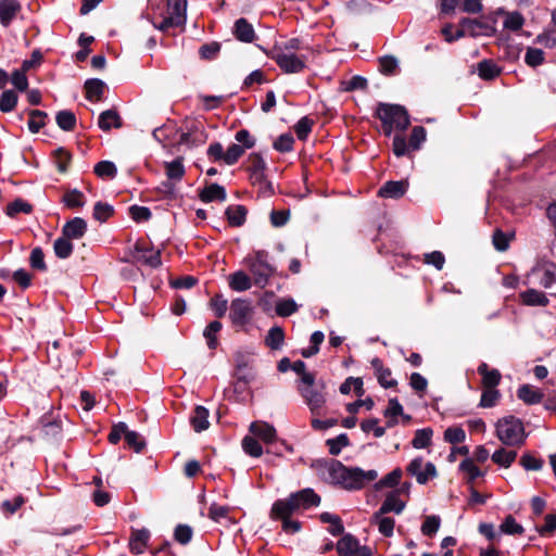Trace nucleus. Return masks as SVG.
<instances>
[{"label":"nucleus","instance_id":"obj_17","mask_svg":"<svg viewBox=\"0 0 556 556\" xmlns=\"http://www.w3.org/2000/svg\"><path fill=\"white\" fill-rule=\"evenodd\" d=\"M22 10L18 0H0V23L8 27Z\"/></svg>","mask_w":556,"mask_h":556},{"label":"nucleus","instance_id":"obj_20","mask_svg":"<svg viewBox=\"0 0 556 556\" xmlns=\"http://www.w3.org/2000/svg\"><path fill=\"white\" fill-rule=\"evenodd\" d=\"M531 277L544 288H551L556 282V274L553 266L535 267L531 271Z\"/></svg>","mask_w":556,"mask_h":556},{"label":"nucleus","instance_id":"obj_36","mask_svg":"<svg viewBox=\"0 0 556 556\" xmlns=\"http://www.w3.org/2000/svg\"><path fill=\"white\" fill-rule=\"evenodd\" d=\"M68 238L63 235L54 241L53 250L59 258H67L73 253L74 247Z\"/></svg>","mask_w":556,"mask_h":556},{"label":"nucleus","instance_id":"obj_34","mask_svg":"<svg viewBox=\"0 0 556 556\" xmlns=\"http://www.w3.org/2000/svg\"><path fill=\"white\" fill-rule=\"evenodd\" d=\"M478 74L482 79L490 80L500 75L501 68L492 60H483L478 63Z\"/></svg>","mask_w":556,"mask_h":556},{"label":"nucleus","instance_id":"obj_2","mask_svg":"<svg viewBox=\"0 0 556 556\" xmlns=\"http://www.w3.org/2000/svg\"><path fill=\"white\" fill-rule=\"evenodd\" d=\"M319 504L320 497L313 489H303L290 494L287 498L276 501L270 510V518H290L301 509H308Z\"/></svg>","mask_w":556,"mask_h":556},{"label":"nucleus","instance_id":"obj_39","mask_svg":"<svg viewBox=\"0 0 556 556\" xmlns=\"http://www.w3.org/2000/svg\"><path fill=\"white\" fill-rule=\"evenodd\" d=\"M222 327V323L214 320L204 329L203 336L206 339L208 349L215 350L217 348V333L220 331Z\"/></svg>","mask_w":556,"mask_h":556},{"label":"nucleus","instance_id":"obj_42","mask_svg":"<svg viewBox=\"0 0 556 556\" xmlns=\"http://www.w3.org/2000/svg\"><path fill=\"white\" fill-rule=\"evenodd\" d=\"M320 520L324 523H329L330 527L328 528V531L332 535H340L343 533L344 527H343L342 521L339 516L330 514V513H323L320 515Z\"/></svg>","mask_w":556,"mask_h":556},{"label":"nucleus","instance_id":"obj_18","mask_svg":"<svg viewBox=\"0 0 556 556\" xmlns=\"http://www.w3.org/2000/svg\"><path fill=\"white\" fill-rule=\"evenodd\" d=\"M250 432L264 443H271L276 440V429L265 421H253L249 428Z\"/></svg>","mask_w":556,"mask_h":556},{"label":"nucleus","instance_id":"obj_40","mask_svg":"<svg viewBox=\"0 0 556 556\" xmlns=\"http://www.w3.org/2000/svg\"><path fill=\"white\" fill-rule=\"evenodd\" d=\"M137 251L141 252L142 254L139 256V261L148 265L152 268H156L161 266V252L160 250L153 251V250H143L137 245Z\"/></svg>","mask_w":556,"mask_h":556},{"label":"nucleus","instance_id":"obj_37","mask_svg":"<svg viewBox=\"0 0 556 556\" xmlns=\"http://www.w3.org/2000/svg\"><path fill=\"white\" fill-rule=\"evenodd\" d=\"M85 90L89 100L98 101L103 94L104 83L97 78L89 79L85 83Z\"/></svg>","mask_w":556,"mask_h":556},{"label":"nucleus","instance_id":"obj_12","mask_svg":"<svg viewBox=\"0 0 556 556\" xmlns=\"http://www.w3.org/2000/svg\"><path fill=\"white\" fill-rule=\"evenodd\" d=\"M205 140L206 135L202 127L198 123L191 122L187 125V130L180 134L178 144L192 148L203 143Z\"/></svg>","mask_w":556,"mask_h":556},{"label":"nucleus","instance_id":"obj_28","mask_svg":"<svg viewBox=\"0 0 556 556\" xmlns=\"http://www.w3.org/2000/svg\"><path fill=\"white\" fill-rule=\"evenodd\" d=\"M523 304L529 306H546L548 304L547 296L535 289H528L519 294Z\"/></svg>","mask_w":556,"mask_h":556},{"label":"nucleus","instance_id":"obj_45","mask_svg":"<svg viewBox=\"0 0 556 556\" xmlns=\"http://www.w3.org/2000/svg\"><path fill=\"white\" fill-rule=\"evenodd\" d=\"M33 211V205L23 199H16L10 204H8L5 208V213L10 217H15L20 213L30 214Z\"/></svg>","mask_w":556,"mask_h":556},{"label":"nucleus","instance_id":"obj_8","mask_svg":"<svg viewBox=\"0 0 556 556\" xmlns=\"http://www.w3.org/2000/svg\"><path fill=\"white\" fill-rule=\"evenodd\" d=\"M407 475L414 477L419 484H426L438 476L433 463L425 462L421 456L415 457L406 467Z\"/></svg>","mask_w":556,"mask_h":556},{"label":"nucleus","instance_id":"obj_41","mask_svg":"<svg viewBox=\"0 0 556 556\" xmlns=\"http://www.w3.org/2000/svg\"><path fill=\"white\" fill-rule=\"evenodd\" d=\"M48 114L40 110L29 111L28 129L33 134H37L45 125Z\"/></svg>","mask_w":556,"mask_h":556},{"label":"nucleus","instance_id":"obj_14","mask_svg":"<svg viewBox=\"0 0 556 556\" xmlns=\"http://www.w3.org/2000/svg\"><path fill=\"white\" fill-rule=\"evenodd\" d=\"M401 490H393L386 495V498L378 509V515L388 513L401 514L405 508V502L400 498Z\"/></svg>","mask_w":556,"mask_h":556},{"label":"nucleus","instance_id":"obj_43","mask_svg":"<svg viewBox=\"0 0 556 556\" xmlns=\"http://www.w3.org/2000/svg\"><path fill=\"white\" fill-rule=\"evenodd\" d=\"M432 435H433V431L431 428L418 429L415 432V437L412 441V445L418 450L428 447L431 444Z\"/></svg>","mask_w":556,"mask_h":556},{"label":"nucleus","instance_id":"obj_54","mask_svg":"<svg viewBox=\"0 0 556 556\" xmlns=\"http://www.w3.org/2000/svg\"><path fill=\"white\" fill-rule=\"evenodd\" d=\"M392 151L395 156L401 157L414 152L409 147V142L406 141L405 137L397 134L393 138Z\"/></svg>","mask_w":556,"mask_h":556},{"label":"nucleus","instance_id":"obj_4","mask_svg":"<svg viewBox=\"0 0 556 556\" xmlns=\"http://www.w3.org/2000/svg\"><path fill=\"white\" fill-rule=\"evenodd\" d=\"M497 439L507 446H521L526 442L527 433L522 421L515 416H506L495 424Z\"/></svg>","mask_w":556,"mask_h":556},{"label":"nucleus","instance_id":"obj_63","mask_svg":"<svg viewBox=\"0 0 556 556\" xmlns=\"http://www.w3.org/2000/svg\"><path fill=\"white\" fill-rule=\"evenodd\" d=\"M466 433L460 427H450L444 431V440L452 444L464 442Z\"/></svg>","mask_w":556,"mask_h":556},{"label":"nucleus","instance_id":"obj_49","mask_svg":"<svg viewBox=\"0 0 556 556\" xmlns=\"http://www.w3.org/2000/svg\"><path fill=\"white\" fill-rule=\"evenodd\" d=\"M327 446L329 447V453L333 456H337L341 453L343 447L350 445L349 437L345 433H341L336 438L328 439L326 441Z\"/></svg>","mask_w":556,"mask_h":556},{"label":"nucleus","instance_id":"obj_58","mask_svg":"<svg viewBox=\"0 0 556 556\" xmlns=\"http://www.w3.org/2000/svg\"><path fill=\"white\" fill-rule=\"evenodd\" d=\"M113 207L103 202H97L93 207V217L94 219L103 223L106 222L113 214Z\"/></svg>","mask_w":556,"mask_h":556},{"label":"nucleus","instance_id":"obj_10","mask_svg":"<svg viewBox=\"0 0 556 556\" xmlns=\"http://www.w3.org/2000/svg\"><path fill=\"white\" fill-rule=\"evenodd\" d=\"M299 392L313 415H319L326 404L324 387H299Z\"/></svg>","mask_w":556,"mask_h":556},{"label":"nucleus","instance_id":"obj_46","mask_svg":"<svg viewBox=\"0 0 556 556\" xmlns=\"http://www.w3.org/2000/svg\"><path fill=\"white\" fill-rule=\"evenodd\" d=\"M242 448L245 454L251 457H261L263 454V447L254 437L247 435L242 440Z\"/></svg>","mask_w":556,"mask_h":556},{"label":"nucleus","instance_id":"obj_9","mask_svg":"<svg viewBox=\"0 0 556 556\" xmlns=\"http://www.w3.org/2000/svg\"><path fill=\"white\" fill-rule=\"evenodd\" d=\"M496 20L495 18H469L464 17L459 21V26L467 27L468 36L479 37L486 36L492 37L496 34Z\"/></svg>","mask_w":556,"mask_h":556},{"label":"nucleus","instance_id":"obj_26","mask_svg":"<svg viewBox=\"0 0 556 556\" xmlns=\"http://www.w3.org/2000/svg\"><path fill=\"white\" fill-rule=\"evenodd\" d=\"M496 14H502L505 16L504 20V28L511 30V31H518L522 28L525 24V18L521 15V13L514 11V12H506L503 9H498L496 11Z\"/></svg>","mask_w":556,"mask_h":556},{"label":"nucleus","instance_id":"obj_29","mask_svg":"<svg viewBox=\"0 0 556 556\" xmlns=\"http://www.w3.org/2000/svg\"><path fill=\"white\" fill-rule=\"evenodd\" d=\"M517 395L522 402L529 405L540 403L544 396L539 389L530 384L521 386L517 391Z\"/></svg>","mask_w":556,"mask_h":556},{"label":"nucleus","instance_id":"obj_60","mask_svg":"<svg viewBox=\"0 0 556 556\" xmlns=\"http://www.w3.org/2000/svg\"><path fill=\"white\" fill-rule=\"evenodd\" d=\"M543 464H544L543 459L535 457L531 453H525L521 456V458H520V465L526 470H535V471H538V470L542 469Z\"/></svg>","mask_w":556,"mask_h":556},{"label":"nucleus","instance_id":"obj_47","mask_svg":"<svg viewBox=\"0 0 556 556\" xmlns=\"http://www.w3.org/2000/svg\"><path fill=\"white\" fill-rule=\"evenodd\" d=\"M403 471L401 468L393 469L390 473L384 476L381 480L376 483V489L380 490L382 488H394L400 483L402 479Z\"/></svg>","mask_w":556,"mask_h":556},{"label":"nucleus","instance_id":"obj_24","mask_svg":"<svg viewBox=\"0 0 556 556\" xmlns=\"http://www.w3.org/2000/svg\"><path fill=\"white\" fill-rule=\"evenodd\" d=\"M358 545V540L354 535L346 533L338 541L337 552L340 556H355Z\"/></svg>","mask_w":556,"mask_h":556},{"label":"nucleus","instance_id":"obj_56","mask_svg":"<svg viewBox=\"0 0 556 556\" xmlns=\"http://www.w3.org/2000/svg\"><path fill=\"white\" fill-rule=\"evenodd\" d=\"M313 124V121L307 116H304L301 119H299L294 126L296 137L302 141L306 140L309 132L312 131Z\"/></svg>","mask_w":556,"mask_h":556},{"label":"nucleus","instance_id":"obj_48","mask_svg":"<svg viewBox=\"0 0 556 556\" xmlns=\"http://www.w3.org/2000/svg\"><path fill=\"white\" fill-rule=\"evenodd\" d=\"M18 97L13 90H4L0 96V111L3 113L12 112L17 104Z\"/></svg>","mask_w":556,"mask_h":556},{"label":"nucleus","instance_id":"obj_38","mask_svg":"<svg viewBox=\"0 0 556 556\" xmlns=\"http://www.w3.org/2000/svg\"><path fill=\"white\" fill-rule=\"evenodd\" d=\"M166 176L172 180H181L185 176L182 159L178 157L172 162L164 163Z\"/></svg>","mask_w":556,"mask_h":556},{"label":"nucleus","instance_id":"obj_5","mask_svg":"<svg viewBox=\"0 0 556 556\" xmlns=\"http://www.w3.org/2000/svg\"><path fill=\"white\" fill-rule=\"evenodd\" d=\"M244 263L254 277V283L264 288L275 268L268 262V252L264 250L254 251L244 258Z\"/></svg>","mask_w":556,"mask_h":556},{"label":"nucleus","instance_id":"obj_55","mask_svg":"<svg viewBox=\"0 0 556 556\" xmlns=\"http://www.w3.org/2000/svg\"><path fill=\"white\" fill-rule=\"evenodd\" d=\"M459 470L467 475V480L470 483L482 476L481 470L475 465L473 460L470 458L464 459L459 464Z\"/></svg>","mask_w":556,"mask_h":556},{"label":"nucleus","instance_id":"obj_25","mask_svg":"<svg viewBox=\"0 0 556 556\" xmlns=\"http://www.w3.org/2000/svg\"><path fill=\"white\" fill-rule=\"evenodd\" d=\"M226 197L227 195L225 188L218 184H211L210 186L205 187L200 193V199L203 202H224L226 200Z\"/></svg>","mask_w":556,"mask_h":556},{"label":"nucleus","instance_id":"obj_31","mask_svg":"<svg viewBox=\"0 0 556 556\" xmlns=\"http://www.w3.org/2000/svg\"><path fill=\"white\" fill-rule=\"evenodd\" d=\"M229 287L237 292L247 291L252 287L251 278L242 270L229 276Z\"/></svg>","mask_w":556,"mask_h":556},{"label":"nucleus","instance_id":"obj_32","mask_svg":"<svg viewBox=\"0 0 556 556\" xmlns=\"http://www.w3.org/2000/svg\"><path fill=\"white\" fill-rule=\"evenodd\" d=\"M517 458V452L516 451H509L504 447H501L496 450L492 456L491 459L493 463H495L498 466H502L504 468H508L513 465V463Z\"/></svg>","mask_w":556,"mask_h":556},{"label":"nucleus","instance_id":"obj_11","mask_svg":"<svg viewBox=\"0 0 556 556\" xmlns=\"http://www.w3.org/2000/svg\"><path fill=\"white\" fill-rule=\"evenodd\" d=\"M229 317L233 325L244 326L252 317L251 302L243 299H236L231 302Z\"/></svg>","mask_w":556,"mask_h":556},{"label":"nucleus","instance_id":"obj_44","mask_svg":"<svg viewBox=\"0 0 556 556\" xmlns=\"http://www.w3.org/2000/svg\"><path fill=\"white\" fill-rule=\"evenodd\" d=\"M58 126L65 131H72L76 126V116L73 112L64 110L56 114Z\"/></svg>","mask_w":556,"mask_h":556},{"label":"nucleus","instance_id":"obj_35","mask_svg":"<svg viewBox=\"0 0 556 556\" xmlns=\"http://www.w3.org/2000/svg\"><path fill=\"white\" fill-rule=\"evenodd\" d=\"M372 522L378 526L379 532L384 536H392L395 526V521L391 517H384V515H378V510L372 516Z\"/></svg>","mask_w":556,"mask_h":556},{"label":"nucleus","instance_id":"obj_62","mask_svg":"<svg viewBox=\"0 0 556 556\" xmlns=\"http://www.w3.org/2000/svg\"><path fill=\"white\" fill-rule=\"evenodd\" d=\"M544 525L536 527V531L542 536H549L556 532V514H547L544 518Z\"/></svg>","mask_w":556,"mask_h":556},{"label":"nucleus","instance_id":"obj_16","mask_svg":"<svg viewBox=\"0 0 556 556\" xmlns=\"http://www.w3.org/2000/svg\"><path fill=\"white\" fill-rule=\"evenodd\" d=\"M408 189L407 180L387 181L378 191V195L386 199H400Z\"/></svg>","mask_w":556,"mask_h":556},{"label":"nucleus","instance_id":"obj_19","mask_svg":"<svg viewBox=\"0 0 556 556\" xmlns=\"http://www.w3.org/2000/svg\"><path fill=\"white\" fill-rule=\"evenodd\" d=\"M150 531L148 529H138L131 532L129 539V548L134 554H142L148 546Z\"/></svg>","mask_w":556,"mask_h":556},{"label":"nucleus","instance_id":"obj_50","mask_svg":"<svg viewBox=\"0 0 556 556\" xmlns=\"http://www.w3.org/2000/svg\"><path fill=\"white\" fill-rule=\"evenodd\" d=\"M500 530L508 535L522 534L525 532L523 527L511 515L506 516L500 526Z\"/></svg>","mask_w":556,"mask_h":556},{"label":"nucleus","instance_id":"obj_3","mask_svg":"<svg viewBox=\"0 0 556 556\" xmlns=\"http://www.w3.org/2000/svg\"><path fill=\"white\" fill-rule=\"evenodd\" d=\"M376 116L381 121L383 134L389 137L393 130H405L409 124V115L406 109L399 104L379 103Z\"/></svg>","mask_w":556,"mask_h":556},{"label":"nucleus","instance_id":"obj_57","mask_svg":"<svg viewBox=\"0 0 556 556\" xmlns=\"http://www.w3.org/2000/svg\"><path fill=\"white\" fill-rule=\"evenodd\" d=\"M440 523H441V519L439 516H435V515L427 516L421 526L422 534L427 535V536L434 535L440 528Z\"/></svg>","mask_w":556,"mask_h":556},{"label":"nucleus","instance_id":"obj_53","mask_svg":"<svg viewBox=\"0 0 556 556\" xmlns=\"http://www.w3.org/2000/svg\"><path fill=\"white\" fill-rule=\"evenodd\" d=\"M94 173L100 178H114L117 174V168L111 161H101L96 164Z\"/></svg>","mask_w":556,"mask_h":556},{"label":"nucleus","instance_id":"obj_22","mask_svg":"<svg viewBox=\"0 0 556 556\" xmlns=\"http://www.w3.org/2000/svg\"><path fill=\"white\" fill-rule=\"evenodd\" d=\"M233 35L242 42H252L255 38V31L252 24L243 17L235 22Z\"/></svg>","mask_w":556,"mask_h":556},{"label":"nucleus","instance_id":"obj_51","mask_svg":"<svg viewBox=\"0 0 556 556\" xmlns=\"http://www.w3.org/2000/svg\"><path fill=\"white\" fill-rule=\"evenodd\" d=\"M501 399V393L496 389L491 388H484L479 406L483 408H490L497 404L498 400Z\"/></svg>","mask_w":556,"mask_h":556},{"label":"nucleus","instance_id":"obj_1","mask_svg":"<svg viewBox=\"0 0 556 556\" xmlns=\"http://www.w3.org/2000/svg\"><path fill=\"white\" fill-rule=\"evenodd\" d=\"M324 467L330 482L345 490H361L378 477V472L374 469L363 470L359 467H346L337 459L325 462Z\"/></svg>","mask_w":556,"mask_h":556},{"label":"nucleus","instance_id":"obj_30","mask_svg":"<svg viewBox=\"0 0 556 556\" xmlns=\"http://www.w3.org/2000/svg\"><path fill=\"white\" fill-rule=\"evenodd\" d=\"M99 127L104 130L109 131L112 128H121L122 127V121L116 111L113 110H106L102 112L99 116Z\"/></svg>","mask_w":556,"mask_h":556},{"label":"nucleus","instance_id":"obj_21","mask_svg":"<svg viewBox=\"0 0 556 556\" xmlns=\"http://www.w3.org/2000/svg\"><path fill=\"white\" fill-rule=\"evenodd\" d=\"M478 374L482 377L484 388L495 389L502 379V375L497 369H490L486 363H481L477 368Z\"/></svg>","mask_w":556,"mask_h":556},{"label":"nucleus","instance_id":"obj_7","mask_svg":"<svg viewBox=\"0 0 556 556\" xmlns=\"http://www.w3.org/2000/svg\"><path fill=\"white\" fill-rule=\"evenodd\" d=\"M287 74L301 73L305 68L306 59L286 50H274L270 56Z\"/></svg>","mask_w":556,"mask_h":556},{"label":"nucleus","instance_id":"obj_61","mask_svg":"<svg viewBox=\"0 0 556 556\" xmlns=\"http://www.w3.org/2000/svg\"><path fill=\"white\" fill-rule=\"evenodd\" d=\"M125 441L128 444V446L134 448L135 452L137 453L141 452L146 446V442L142 439V437L138 432L128 429L127 432L125 433Z\"/></svg>","mask_w":556,"mask_h":556},{"label":"nucleus","instance_id":"obj_6","mask_svg":"<svg viewBox=\"0 0 556 556\" xmlns=\"http://www.w3.org/2000/svg\"><path fill=\"white\" fill-rule=\"evenodd\" d=\"M187 0H167L166 16L155 28L166 31L172 27H180L186 23Z\"/></svg>","mask_w":556,"mask_h":556},{"label":"nucleus","instance_id":"obj_13","mask_svg":"<svg viewBox=\"0 0 556 556\" xmlns=\"http://www.w3.org/2000/svg\"><path fill=\"white\" fill-rule=\"evenodd\" d=\"M370 365L375 371V376L377 377L379 384L382 388L389 389L396 386V380L391 377V369L386 367L379 357H374L370 361Z\"/></svg>","mask_w":556,"mask_h":556},{"label":"nucleus","instance_id":"obj_64","mask_svg":"<svg viewBox=\"0 0 556 556\" xmlns=\"http://www.w3.org/2000/svg\"><path fill=\"white\" fill-rule=\"evenodd\" d=\"M298 311V305L292 299L281 300L276 305V313L281 317H288Z\"/></svg>","mask_w":556,"mask_h":556},{"label":"nucleus","instance_id":"obj_52","mask_svg":"<svg viewBox=\"0 0 556 556\" xmlns=\"http://www.w3.org/2000/svg\"><path fill=\"white\" fill-rule=\"evenodd\" d=\"M63 202L71 208L81 207L85 205V195L79 190L73 189L63 195Z\"/></svg>","mask_w":556,"mask_h":556},{"label":"nucleus","instance_id":"obj_23","mask_svg":"<svg viewBox=\"0 0 556 556\" xmlns=\"http://www.w3.org/2000/svg\"><path fill=\"white\" fill-rule=\"evenodd\" d=\"M208 416L210 413L207 408L202 405L195 406L190 417V422L195 432L204 431L210 427Z\"/></svg>","mask_w":556,"mask_h":556},{"label":"nucleus","instance_id":"obj_33","mask_svg":"<svg viewBox=\"0 0 556 556\" xmlns=\"http://www.w3.org/2000/svg\"><path fill=\"white\" fill-rule=\"evenodd\" d=\"M285 342L283 329L279 326L271 327L265 338V344L271 350H280Z\"/></svg>","mask_w":556,"mask_h":556},{"label":"nucleus","instance_id":"obj_59","mask_svg":"<svg viewBox=\"0 0 556 556\" xmlns=\"http://www.w3.org/2000/svg\"><path fill=\"white\" fill-rule=\"evenodd\" d=\"M525 62L531 67H536L544 62V52L541 49L530 47L527 49Z\"/></svg>","mask_w":556,"mask_h":556},{"label":"nucleus","instance_id":"obj_27","mask_svg":"<svg viewBox=\"0 0 556 556\" xmlns=\"http://www.w3.org/2000/svg\"><path fill=\"white\" fill-rule=\"evenodd\" d=\"M225 214L230 226L240 227L245 223L248 210L243 205H230Z\"/></svg>","mask_w":556,"mask_h":556},{"label":"nucleus","instance_id":"obj_15","mask_svg":"<svg viewBox=\"0 0 556 556\" xmlns=\"http://www.w3.org/2000/svg\"><path fill=\"white\" fill-rule=\"evenodd\" d=\"M87 223L81 217H74L65 223L62 228V235L70 240H79L87 232Z\"/></svg>","mask_w":556,"mask_h":556}]
</instances>
